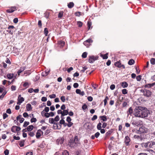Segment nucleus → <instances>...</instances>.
I'll list each match as a JSON object with an SVG mask.
<instances>
[{"mask_svg":"<svg viewBox=\"0 0 155 155\" xmlns=\"http://www.w3.org/2000/svg\"><path fill=\"white\" fill-rule=\"evenodd\" d=\"M5 155H8L9 154V150H6L4 152Z\"/></svg>","mask_w":155,"mask_h":155,"instance_id":"64","label":"nucleus"},{"mask_svg":"<svg viewBox=\"0 0 155 155\" xmlns=\"http://www.w3.org/2000/svg\"><path fill=\"white\" fill-rule=\"evenodd\" d=\"M114 65L116 67H118L119 68L122 67L124 69L125 68L124 65L123 64L122 65L120 61H118L115 62L114 63Z\"/></svg>","mask_w":155,"mask_h":155,"instance_id":"9","label":"nucleus"},{"mask_svg":"<svg viewBox=\"0 0 155 155\" xmlns=\"http://www.w3.org/2000/svg\"><path fill=\"white\" fill-rule=\"evenodd\" d=\"M78 83H74L73 84V87L75 88H77L78 87Z\"/></svg>","mask_w":155,"mask_h":155,"instance_id":"61","label":"nucleus"},{"mask_svg":"<svg viewBox=\"0 0 155 155\" xmlns=\"http://www.w3.org/2000/svg\"><path fill=\"white\" fill-rule=\"evenodd\" d=\"M43 132L41 130H38L36 133V137L37 138H39L41 136V134H43Z\"/></svg>","mask_w":155,"mask_h":155,"instance_id":"15","label":"nucleus"},{"mask_svg":"<svg viewBox=\"0 0 155 155\" xmlns=\"http://www.w3.org/2000/svg\"><path fill=\"white\" fill-rule=\"evenodd\" d=\"M33 128L34 127L32 125H30L27 127V130L28 131H30L33 130Z\"/></svg>","mask_w":155,"mask_h":155,"instance_id":"26","label":"nucleus"},{"mask_svg":"<svg viewBox=\"0 0 155 155\" xmlns=\"http://www.w3.org/2000/svg\"><path fill=\"white\" fill-rule=\"evenodd\" d=\"M53 127L55 129H60L61 127V125L58 123H54L53 126Z\"/></svg>","mask_w":155,"mask_h":155,"instance_id":"14","label":"nucleus"},{"mask_svg":"<svg viewBox=\"0 0 155 155\" xmlns=\"http://www.w3.org/2000/svg\"><path fill=\"white\" fill-rule=\"evenodd\" d=\"M100 135V133L99 132H97L94 134V136L95 137H96V138H97L98 137H99Z\"/></svg>","mask_w":155,"mask_h":155,"instance_id":"49","label":"nucleus"},{"mask_svg":"<svg viewBox=\"0 0 155 155\" xmlns=\"http://www.w3.org/2000/svg\"><path fill=\"white\" fill-rule=\"evenodd\" d=\"M13 76V74H9L7 75V77L8 79H10L12 78Z\"/></svg>","mask_w":155,"mask_h":155,"instance_id":"31","label":"nucleus"},{"mask_svg":"<svg viewBox=\"0 0 155 155\" xmlns=\"http://www.w3.org/2000/svg\"><path fill=\"white\" fill-rule=\"evenodd\" d=\"M80 142L78 140V137L75 136L74 138L70 139L68 143V146L71 148H75L80 144Z\"/></svg>","mask_w":155,"mask_h":155,"instance_id":"1","label":"nucleus"},{"mask_svg":"<svg viewBox=\"0 0 155 155\" xmlns=\"http://www.w3.org/2000/svg\"><path fill=\"white\" fill-rule=\"evenodd\" d=\"M77 25L79 27H81L82 25V23L81 21H78L77 22Z\"/></svg>","mask_w":155,"mask_h":155,"instance_id":"40","label":"nucleus"},{"mask_svg":"<svg viewBox=\"0 0 155 155\" xmlns=\"http://www.w3.org/2000/svg\"><path fill=\"white\" fill-rule=\"evenodd\" d=\"M83 14V13L79 12H76L75 14V15L77 16H79L80 15H82Z\"/></svg>","mask_w":155,"mask_h":155,"instance_id":"34","label":"nucleus"},{"mask_svg":"<svg viewBox=\"0 0 155 155\" xmlns=\"http://www.w3.org/2000/svg\"><path fill=\"white\" fill-rule=\"evenodd\" d=\"M141 145L143 148H147L148 147V142L147 143H143L141 144Z\"/></svg>","mask_w":155,"mask_h":155,"instance_id":"17","label":"nucleus"},{"mask_svg":"<svg viewBox=\"0 0 155 155\" xmlns=\"http://www.w3.org/2000/svg\"><path fill=\"white\" fill-rule=\"evenodd\" d=\"M68 114V109L64 110L63 111L62 114L61 116V119H64L63 116L67 115Z\"/></svg>","mask_w":155,"mask_h":155,"instance_id":"13","label":"nucleus"},{"mask_svg":"<svg viewBox=\"0 0 155 155\" xmlns=\"http://www.w3.org/2000/svg\"><path fill=\"white\" fill-rule=\"evenodd\" d=\"M74 5V4L73 2H69L68 4V7L70 8H73Z\"/></svg>","mask_w":155,"mask_h":155,"instance_id":"22","label":"nucleus"},{"mask_svg":"<svg viewBox=\"0 0 155 155\" xmlns=\"http://www.w3.org/2000/svg\"><path fill=\"white\" fill-rule=\"evenodd\" d=\"M73 124V123L71 122H68V123L67 124V126L68 127H71L72 125Z\"/></svg>","mask_w":155,"mask_h":155,"instance_id":"58","label":"nucleus"},{"mask_svg":"<svg viewBox=\"0 0 155 155\" xmlns=\"http://www.w3.org/2000/svg\"><path fill=\"white\" fill-rule=\"evenodd\" d=\"M16 8V7L15 6L12 7L9 9H7L6 10V12H7L8 13H12L14 12L15 11L17 10Z\"/></svg>","mask_w":155,"mask_h":155,"instance_id":"6","label":"nucleus"},{"mask_svg":"<svg viewBox=\"0 0 155 155\" xmlns=\"http://www.w3.org/2000/svg\"><path fill=\"white\" fill-rule=\"evenodd\" d=\"M140 92L143 94V95L147 97H150L151 95V91L149 90L145 89H141Z\"/></svg>","mask_w":155,"mask_h":155,"instance_id":"4","label":"nucleus"},{"mask_svg":"<svg viewBox=\"0 0 155 155\" xmlns=\"http://www.w3.org/2000/svg\"><path fill=\"white\" fill-rule=\"evenodd\" d=\"M25 69V67H21L20 69L18 71V75H19L22 71H24Z\"/></svg>","mask_w":155,"mask_h":155,"instance_id":"20","label":"nucleus"},{"mask_svg":"<svg viewBox=\"0 0 155 155\" xmlns=\"http://www.w3.org/2000/svg\"><path fill=\"white\" fill-rule=\"evenodd\" d=\"M82 108L83 110H84L87 108V106L86 104H84L82 106Z\"/></svg>","mask_w":155,"mask_h":155,"instance_id":"63","label":"nucleus"},{"mask_svg":"<svg viewBox=\"0 0 155 155\" xmlns=\"http://www.w3.org/2000/svg\"><path fill=\"white\" fill-rule=\"evenodd\" d=\"M63 11L60 12L58 14V17L60 18H61L63 16Z\"/></svg>","mask_w":155,"mask_h":155,"instance_id":"35","label":"nucleus"},{"mask_svg":"<svg viewBox=\"0 0 155 155\" xmlns=\"http://www.w3.org/2000/svg\"><path fill=\"white\" fill-rule=\"evenodd\" d=\"M87 53L86 52H84L82 55V57L83 58H85L87 57Z\"/></svg>","mask_w":155,"mask_h":155,"instance_id":"39","label":"nucleus"},{"mask_svg":"<svg viewBox=\"0 0 155 155\" xmlns=\"http://www.w3.org/2000/svg\"><path fill=\"white\" fill-rule=\"evenodd\" d=\"M64 138L62 137H59L57 140V142L58 144H62L64 142Z\"/></svg>","mask_w":155,"mask_h":155,"instance_id":"11","label":"nucleus"},{"mask_svg":"<svg viewBox=\"0 0 155 155\" xmlns=\"http://www.w3.org/2000/svg\"><path fill=\"white\" fill-rule=\"evenodd\" d=\"M58 46L61 48H63L65 45V42L63 41H61L58 42Z\"/></svg>","mask_w":155,"mask_h":155,"instance_id":"18","label":"nucleus"},{"mask_svg":"<svg viewBox=\"0 0 155 155\" xmlns=\"http://www.w3.org/2000/svg\"><path fill=\"white\" fill-rule=\"evenodd\" d=\"M121 86L123 88H125L128 86V84L126 82H123L122 83Z\"/></svg>","mask_w":155,"mask_h":155,"instance_id":"25","label":"nucleus"},{"mask_svg":"<svg viewBox=\"0 0 155 155\" xmlns=\"http://www.w3.org/2000/svg\"><path fill=\"white\" fill-rule=\"evenodd\" d=\"M37 121V119L36 118L33 117L31 119V123L35 122Z\"/></svg>","mask_w":155,"mask_h":155,"instance_id":"51","label":"nucleus"},{"mask_svg":"<svg viewBox=\"0 0 155 155\" xmlns=\"http://www.w3.org/2000/svg\"><path fill=\"white\" fill-rule=\"evenodd\" d=\"M3 119H5L6 117H7L8 116V115L5 113H4L3 115Z\"/></svg>","mask_w":155,"mask_h":155,"instance_id":"55","label":"nucleus"},{"mask_svg":"<svg viewBox=\"0 0 155 155\" xmlns=\"http://www.w3.org/2000/svg\"><path fill=\"white\" fill-rule=\"evenodd\" d=\"M41 100L42 101H46L47 100V98L46 97H43L41 98Z\"/></svg>","mask_w":155,"mask_h":155,"instance_id":"62","label":"nucleus"},{"mask_svg":"<svg viewBox=\"0 0 155 155\" xmlns=\"http://www.w3.org/2000/svg\"><path fill=\"white\" fill-rule=\"evenodd\" d=\"M26 109L28 111L31 110L32 109L31 105L30 104H28L26 105Z\"/></svg>","mask_w":155,"mask_h":155,"instance_id":"21","label":"nucleus"},{"mask_svg":"<svg viewBox=\"0 0 155 155\" xmlns=\"http://www.w3.org/2000/svg\"><path fill=\"white\" fill-rule=\"evenodd\" d=\"M60 118L58 115H57L54 118V120L55 121H58L59 120Z\"/></svg>","mask_w":155,"mask_h":155,"instance_id":"54","label":"nucleus"},{"mask_svg":"<svg viewBox=\"0 0 155 155\" xmlns=\"http://www.w3.org/2000/svg\"><path fill=\"white\" fill-rule=\"evenodd\" d=\"M49 72V71H48V72L45 71L44 72H42L41 74V75L42 76H46L48 74Z\"/></svg>","mask_w":155,"mask_h":155,"instance_id":"33","label":"nucleus"},{"mask_svg":"<svg viewBox=\"0 0 155 155\" xmlns=\"http://www.w3.org/2000/svg\"><path fill=\"white\" fill-rule=\"evenodd\" d=\"M60 99L61 101L63 102H64L65 101V98L64 96H63L61 97Z\"/></svg>","mask_w":155,"mask_h":155,"instance_id":"48","label":"nucleus"},{"mask_svg":"<svg viewBox=\"0 0 155 155\" xmlns=\"http://www.w3.org/2000/svg\"><path fill=\"white\" fill-rule=\"evenodd\" d=\"M141 76L140 75L136 77L137 80L138 81H140L141 80Z\"/></svg>","mask_w":155,"mask_h":155,"instance_id":"52","label":"nucleus"},{"mask_svg":"<svg viewBox=\"0 0 155 155\" xmlns=\"http://www.w3.org/2000/svg\"><path fill=\"white\" fill-rule=\"evenodd\" d=\"M63 119H61L60 121V122H59L60 123L59 124H63L64 123L65 121L63 120Z\"/></svg>","mask_w":155,"mask_h":155,"instance_id":"60","label":"nucleus"},{"mask_svg":"<svg viewBox=\"0 0 155 155\" xmlns=\"http://www.w3.org/2000/svg\"><path fill=\"white\" fill-rule=\"evenodd\" d=\"M101 125L102 124L101 123H99L97 125V128L98 130H101Z\"/></svg>","mask_w":155,"mask_h":155,"instance_id":"32","label":"nucleus"},{"mask_svg":"<svg viewBox=\"0 0 155 155\" xmlns=\"http://www.w3.org/2000/svg\"><path fill=\"white\" fill-rule=\"evenodd\" d=\"M122 92L123 94H125L127 93V89H124L122 90Z\"/></svg>","mask_w":155,"mask_h":155,"instance_id":"41","label":"nucleus"},{"mask_svg":"<svg viewBox=\"0 0 155 155\" xmlns=\"http://www.w3.org/2000/svg\"><path fill=\"white\" fill-rule=\"evenodd\" d=\"M142 118H145L147 117L150 114V112L147 108L143 107L142 109Z\"/></svg>","mask_w":155,"mask_h":155,"instance_id":"3","label":"nucleus"},{"mask_svg":"<svg viewBox=\"0 0 155 155\" xmlns=\"http://www.w3.org/2000/svg\"><path fill=\"white\" fill-rule=\"evenodd\" d=\"M100 118H101L103 121H106L107 120L106 116L105 115L100 116Z\"/></svg>","mask_w":155,"mask_h":155,"instance_id":"24","label":"nucleus"},{"mask_svg":"<svg viewBox=\"0 0 155 155\" xmlns=\"http://www.w3.org/2000/svg\"><path fill=\"white\" fill-rule=\"evenodd\" d=\"M62 155H69V152L67 150H65L62 152Z\"/></svg>","mask_w":155,"mask_h":155,"instance_id":"30","label":"nucleus"},{"mask_svg":"<svg viewBox=\"0 0 155 155\" xmlns=\"http://www.w3.org/2000/svg\"><path fill=\"white\" fill-rule=\"evenodd\" d=\"M92 42V40L91 39H88L84 41L83 44L84 45H86V43H88V44L89 45Z\"/></svg>","mask_w":155,"mask_h":155,"instance_id":"23","label":"nucleus"},{"mask_svg":"<svg viewBox=\"0 0 155 155\" xmlns=\"http://www.w3.org/2000/svg\"><path fill=\"white\" fill-rule=\"evenodd\" d=\"M16 86L14 85H12L11 87V90L12 91H15L16 90Z\"/></svg>","mask_w":155,"mask_h":155,"instance_id":"57","label":"nucleus"},{"mask_svg":"<svg viewBox=\"0 0 155 155\" xmlns=\"http://www.w3.org/2000/svg\"><path fill=\"white\" fill-rule=\"evenodd\" d=\"M155 85V82L153 83L147 84L145 85V87L149 88L153 87Z\"/></svg>","mask_w":155,"mask_h":155,"instance_id":"19","label":"nucleus"},{"mask_svg":"<svg viewBox=\"0 0 155 155\" xmlns=\"http://www.w3.org/2000/svg\"><path fill=\"white\" fill-rule=\"evenodd\" d=\"M108 54V53H107L106 54L103 55L102 54H101V56L102 57L103 59H107L108 58L107 55Z\"/></svg>","mask_w":155,"mask_h":155,"instance_id":"27","label":"nucleus"},{"mask_svg":"<svg viewBox=\"0 0 155 155\" xmlns=\"http://www.w3.org/2000/svg\"><path fill=\"white\" fill-rule=\"evenodd\" d=\"M149 152L152 155H155V151L152 150H149Z\"/></svg>","mask_w":155,"mask_h":155,"instance_id":"50","label":"nucleus"},{"mask_svg":"<svg viewBox=\"0 0 155 155\" xmlns=\"http://www.w3.org/2000/svg\"><path fill=\"white\" fill-rule=\"evenodd\" d=\"M97 59L94 56H89L88 62L90 63H93L95 61L97 60Z\"/></svg>","mask_w":155,"mask_h":155,"instance_id":"8","label":"nucleus"},{"mask_svg":"<svg viewBox=\"0 0 155 155\" xmlns=\"http://www.w3.org/2000/svg\"><path fill=\"white\" fill-rule=\"evenodd\" d=\"M31 74L30 71H25L24 75L25 74V76H27L28 75H29Z\"/></svg>","mask_w":155,"mask_h":155,"instance_id":"37","label":"nucleus"},{"mask_svg":"<svg viewBox=\"0 0 155 155\" xmlns=\"http://www.w3.org/2000/svg\"><path fill=\"white\" fill-rule=\"evenodd\" d=\"M112 132L111 130H108L106 133V136H110L111 134L112 133Z\"/></svg>","mask_w":155,"mask_h":155,"instance_id":"43","label":"nucleus"},{"mask_svg":"<svg viewBox=\"0 0 155 155\" xmlns=\"http://www.w3.org/2000/svg\"><path fill=\"white\" fill-rule=\"evenodd\" d=\"M19 145L21 147L24 146V141L23 140L20 141Z\"/></svg>","mask_w":155,"mask_h":155,"instance_id":"47","label":"nucleus"},{"mask_svg":"<svg viewBox=\"0 0 155 155\" xmlns=\"http://www.w3.org/2000/svg\"><path fill=\"white\" fill-rule=\"evenodd\" d=\"M54 120L53 118H50L49 119V121L51 124H54L55 122H54Z\"/></svg>","mask_w":155,"mask_h":155,"instance_id":"38","label":"nucleus"},{"mask_svg":"<svg viewBox=\"0 0 155 155\" xmlns=\"http://www.w3.org/2000/svg\"><path fill=\"white\" fill-rule=\"evenodd\" d=\"M71 119L70 117L68 116L67 117L66 119L67 121L68 122H71Z\"/></svg>","mask_w":155,"mask_h":155,"instance_id":"56","label":"nucleus"},{"mask_svg":"<svg viewBox=\"0 0 155 155\" xmlns=\"http://www.w3.org/2000/svg\"><path fill=\"white\" fill-rule=\"evenodd\" d=\"M142 109L143 107H139L136 108L134 110V115L137 117L142 118Z\"/></svg>","mask_w":155,"mask_h":155,"instance_id":"2","label":"nucleus"},{"mask_svg":"<svg viewBox=\"0 0 155 155\" xmlns=\"http://www.w3.org/2000/svg\"><path fill=\"white\" fill-rule=\"evenodd\" d=\"M29 85V84L28 82H25L23 85V87L26 88L28 87Z\"/></svg>","mask_w":155,"mask_h":155,"instance_id":"42","label":"nucleus"},{"mask_svg":"<svg viewBox=\"0 0 155 155\" xmlns=\"http://www.w3.org/2000/svg\"><path fill=\"white\" fill-rule=\"evenodd\" d=\"M150 62L152 64H155V59L152 58L150 60Z\"/></svg>","mask_w":155,"mask_h":155,"instance_id":"44","label":"nucleus"},{"mask_svg":"<svg viewBox=\"0 0 155 155\" xmlns=\"http://www.w3.org/2000/svg\"><path fill=\"white\" fill-rule=\"evenodd\" d=\"M97 117L96 115H94L93 117L91 118V120L94 121L97 119Z\"/></svg>","mask_w":155,"mask_h":155,"instance_id":"53","label":"nucleus"},{"mask_svg":"<svg viewBox=\"0 0 155 155\" xmlns=\"http://www.w3.org/2000/svg\"><path fill=\"white\" fill-rule=\"evenodd\" d=\"M29 124V122L25 121L24 123L23 126L24 127H26Z\"/></svg>","mask_w":155,"mask_h":155,"instance_id":"45","label":"nucleus"},{"mask_svg":"<svg viewBox=\"0 0 155 155\" xmlns=\"http://www.w3.org/2000/svg\"><path fill=\"white\" fill-rule=\"evenodd\" d=\"M133 113V109L132 107H130L129 109L127 112L128 115L129 114L131 115Z\"/></svg>","mask_w":155,"mask_h":155,"instance_id":"29","label":"nucleus"},{"mask_svg":"<svg viewBox=\"0 0 155 155\" xmlns=\"http://www.w3.org/2000/svg\"><path fill=\"white\" fill-rule=\"evenodd\" d=\"M44 32L45 35L46 36H47L48 32V29L47 28H45Z\"/></svg>","mask_w":155,"mask_h":155,"instance_id":"36","label":"nucleus"},{"mask_svg":"<svg viewBox=\"0 0 155 155\" xmlns=\"http://www.w3.org/2000/svg\"><path fill=\"white\" fill-rule=\"evenodd\" d=\"M134 61L133 59H131L129 61L128 64L130 65H132L134 64Z\"/></svg>","mask_w":155,"mask_h":155,"instance_id":"28","label":"nucleus"},{"mask_svg":"<svg viewBox=\"0 0 155 155\" xmlns=\"http://www.w3.org/2000/svg\"><path fill=\"white\" fill-rule=\"evenodd\" d=\"M109 99V98L107 96H106L105 97V98L104 100V106H105L106 104H107V100H108Z\"/></svg>","mask_w":155,"mask_h":155,"instance_id":"46","label":"nucleus"},{"mask_svg":"<svg viewBox=\"0 0 155 155\" xmlns=\"http://www.w3.org/2000/svg\"><path fill=\"white\" fill-rule=\"evenodd\" d=\"M148 148H151L153 147V146L155 145V140L154 141H150L148 142Z\"/></svg>","mask_w":155,"mask_h":155,"instance_id":"16","label":"nucleus"},{"mask_svg":"<svg viewBox=\"0 0 155 155\" xmlns=\"http://www.w3.org/2000/svg\"><path fill=\"white\" fill-rule=\"evenodd\" d=\"M138 131L139 134H142L146 133L147 131V129L144 127L142 126L139 128Z\"/></svg>","mask_w":155,"mask_h":155,"instance_id":"7","label":"nucleus"},{"mask_svg":"<svg viewBox=\"0 0 155 155\" xmlns=\"http://www.w3.org/2000/svg\"><path fill=\"white\" fill-rule=\"evenodd\" d=\"M24 101V98L23 97H21V95H19L18 96V102L17 104L20 105Z\"/></svg>","mask_w":155,"mask_h":155,"instance_id":"10","label":"nucleus"},{"mask_svg":"<svg viewBox=\"0 0 155 155\" xmlns=\"http://www.w3.org/2000/svg\"><path fill=\"white\" fill-rule=\"evenodd\" d=\"M21 129V128L19 127L16 126H13L11 128V131L15 133L17 131H20Z\"/></svg>","mask_w":155,"mask_h":155,"instance_id":"5","label":"nucleus"},{"mask_svg":"<svg viewBox=\"0 0 155 155\" xmlns=\"http://www.w3.org/2000/svg\"><path fill=\"white\" fill-rule=\"evenodd\" d=\"M130 139L128 136H126L125 138V143L127 146L130 145Z\"/></svg>","mask_w":155,"mask_h":155,"instance_id":"12","label":"nucleus"},{"mask_svg":"<svg viewBox=\"0 0 155 155\" xmlns=\"http://www.w3.org/2000/svg\"><path fill=\"white\" fill-rule=\"evenodd\" d=\"M49 97L51 98H55L56 97V95L54 94H52L49 96Z\"/></svg>","mask_w":155,"mask_h":155,"instance_id":"59","label":"nucleus"}]
</instances>
